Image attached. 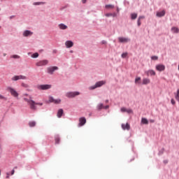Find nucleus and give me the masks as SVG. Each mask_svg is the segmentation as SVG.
I'll return each instance as SVG.
<instances>
[{"mask_svg":"<svg viewBox=\"0 0 179 179\" xmlns=\"http://www.w3.org/2000/svg\"><path fill=\"white\" fill-rule=\"evenodd\" d=\"M24 101H27L28 104L30 106L31 110H36L37 107L36 106V102L33 101L32 99H29L27 98H24Z\"/></svg>","mask_w":179,"mask_h":179,"instance_id":"1","label":"nucleus"},{"mask_svg":"<svg viewBox=\"0 0 179 179\" xmlns=\"http://www.w3.org/2000/svg\"><path fill=\"white\" fill-rule=\"evenodd\" d=\"M104 83H106L103 80L98 81L95 83V85L90 86L89 87V90H94V89H97V87H101Z\"/></svg>","mask_w":179,"mask_h":179,"instance_id":"2","label":"nucleus"},{"mask_svg":"<svg viewBox=\"0 0 179 179\" xmlns=\"http://www.w3.org/2000/svg\"><path fill=\"white\" fill-rule=\"evenodd\" d=\"M79 94H80V92H79L78 91L69 92H66V96H67L68 99H73L76 97V96H79Z\"/></svg>","mask_w":179,"mask_h":179,"instance_id":"3","label":"nucleus"},{"mask_svg":"<svg viewBox=\"0 0 179 179\" xmlns=\"http://www.w3.org/2000/svg\"><path fill=\"white\" fill-rule=\"evenodd\" d=\"M52 86L49 84H44V85H37V89L38 90H50Z\"/></svg>","mask_w":179,"mask_h":179,"instance_id":"4","label":"nucleus"},{"mask_svg":"<svg viewBox=\"0 0 179 179\" xmlns=\"http://www.w3.org/2000/svg\"><path fill=\"white\" fill-rule=\"evenodd\" d=\"M7 90L10 93L11 96H13V97H19V93L17 92L15 89L12 88V87H8Z\"/></svg>","mask_w":179,"mask_h":179,"instance_id":"5","label":"nucleus"},{"mask_svg":"<svg viewBox=\"0 0 179 179\" xmlns=\"http://www.w3.org/2000/svg\"><path fill=\"white\" fill-rule=\"evenodd\" d=\"M55 71H58V66H50L47 68V73H49V75H53Z\"/></svg>","mask_w":179,"mask_h":179,"instance_id":"6","label":"nucleus"},{"mask_svg":"<svg viewBox=\"0 0 179 179\" xmlns=\"http://www.w3.org/2000/svg\"><path fill=\"white\" fill-rule=\"evenodd\" d=\"M20 79H22L23 80H25V79H27V77L25 76H14L13 78H11V80L16 82L17 80H20Z\"/></svg>","mask_w":179,"mask_h":179,"instance_id":"7","label":"nucleus"},{"mask_svg":"<svg viewBox=\"0 0 179 179\" xmlns=\"http://www.w3.org/2000/svg\"><path fill=\"white\" fill-rule=\"evenodd\" d=\"M48 60L47 59H43V60H40L39 62H37L36 63V66H45V65H48Z\"/></svg>","mask_w":179,"mask_h":179,"instance_id":"8","label":"nucleus"},{"mask_svg":"<svg viewBox=\"0 0 179 179\" xmlns=\"http://www.w3.org/2000/svg\"><path fill=\"white\" fill-rule=\"evenodd\" d=\"M33 34V31L28 29L24 30L22 33L23 37H31Z\"/></svg>","mask_w":179,"mask_h":179,"instance_id":"9","label":"nucleus"},{"mask_svg":"<svg viewBox=\"0 0 179 179\" xmlns=\"http://www.w3.org/2000/svg\"><path fill=\"white\" fill-rule=\"evenodd\" d=\"M155 69L158 71V72H163V71H165L166 69V66H164V64H157L155 66Z\"/></svg>","mask_w":179,"mask_h":179,"instance_id":"10","label":"nucleus"},{"mask_svg":"<svg viewBox=\"0 0 179 179\" xmlns=\"http://www.w3.org/2000/svg\"><path fill=\"white\" fill-rule=\"evenodd\" d=\"M86 124V117H82L79 119V127H83Z\"/></svg>","mask_w":179,"mask_h":179,"instance_id":"11","label":"nucleus"},{"mask_svg":"<svg viewBox=\"0 0 179 179\" xmlns=\"http://www.w3.org/2000/svg\"><path fill=\"white\" fill-rule=\"evenodd\" d=\"M145 73L147 75V76H156V71L154 70H148L145 72Z\"/></svg>","mask_w":179,"mask_h":179,"instance_id":"12","label":"nucleus"},{"mask_svg":"<svg viewBox=\"0 0 179 179\" xmlns=\"http://www.w3.org/2000/svg\"><path fill=\"white\" fill-rule=\"evenodd\" d=\"M122 128L124 131H129L131 129V125L129 123L122 124Z\"/></svg>","mask_w":179,"mask_h":179,"instance_id":"13","label":"nucleus"},{"mask_svg":"<svg viewBox=\"0 0 179 179\" xmlns=\"http://www.w3.org/2000/svg\"><path fill=\"white\" fill-rule=\"evenodd\" d=\"M65 45L66 48H71V47H73V42L72 41H66L65 42Z\"/></svg>","mask_w":179,"mask_h":179,"instance_id":"14","label":"nucleus"},{"mask_svg":"<svg viewBox=\"0 0 179 179\" xmlns=\"http://www.w3.org/2000/svg\"><path fill=\"white\" fill-rule=\"evenodd\" d=\"M120 43H128L129 41H130L131 40L128 38H124V37H120L118 38Z\"/></svg>","mask_w":179,"mask_h":179,"instance_id":"15","label":"nucleus"},{"mask_svg":"<svg viewBox=\"0 0 179 179\" xmlns=\"http://www.w3.org/2000/svg\"><path fill=\"white\" fill-rule=\"evenodd\" d=\"M59 29H60V30H66L68 26L65 25L64 23H61L59 24Z\"/></svg>","mask_w":179,"mask_h":179,"instance_id":"16","label":"nucleus"},{"mask_svg":"<svg viewBox=\"0 0 179 179\" xmlns=\"http://www.w3.org/2000/svg\"><path fill=\"white\" fill-rule=\"evenodd\" d=\"M63 114H64V109L62 108L59 109L57 111V117L61 118Z\"/></svg>","mask_w":179,"mask_h":179,"instance_id":"17","label":"nucleus"},{"mask_svg":"<svg viewBox=\"0 0 179 179\" xmlns=\"http://www.w3.org/2000/svg\"><path fill=\"white\" fill-rule=\"evenodd\" d=\"M164 15H166V11L165 10H162V11L157 13V16L158 17H162V16H164Z\"/></svg>","mask_w":179,"mask_h":179,"instance_id":"18","label":"nucleus"},{"mask_svg":"<svg viewBox=\"0 0 179 179\" xmlns=\"http://www.w3.org/2000/svg\"><path fill=\"white\" fill-rule=\"evenodd\" d=\"M143 85H149V83H150V79L149 78H143Z\"/></svg>","mask_w":179,"mask_h":179,"instance_id":"19","label":"nucleus"},{"mask_svg":"<svg viewBox=\"0 0 179 179\" xmlns=\"http://www.w3.org/2000/svg\"><path fill=\"white\" fill-rule=\"evenodd\" d=\"M54 101H55L54 97L50 96H49V100H48V101H46L45 103H46V104H50V103H54Z\"/></svg>","mask_w":179,"mask_h":179,"instance_id":"20","label":"nucleus"},{"mask_svg":"<svg viewBox=\"0 0 179 179\" xmlns=\"http://www.w3.org/2000/svg\"><path fill=\"white\" fill-rule=\"evenodd\" d=\"M33 5H34V6H37L39 5H45V2H44V1L34 2Z\"/></svg>","mask_w":179,"mask_h":179,"instance_id":"21","label":"nucleus"},{"mask_svg":"<svg viewBox=\"0 0 179 179\" xmlns=\"http://www.w3.org/2000/svg\"><path fill=\"white\" fill-rule=\"evenodd\" d=\"M141 124H144L145 125H148V124H149V121L148 120V119L143 117L141 119Z\"/></svg>","mask_w":179,"mask_h":179,"instance_id":"22","label":"nucleus"},{"mask_svg":"<svg viewBox=\"0 0 179 179\" xmlns=\"http://www.w3.org/2000/svg\"><path fill=\"white\" fill-rule=\"evenodd\" d=\"M55 143L57 145L59 144L60 139H59V135H55Z\"/></svg>","mask_w":179,"mask_h":179,"instance_id":"23","label":"nucleus"},{"mask_svg":"<svg viewBox=\"0 0 179 179\" xmlns=\"http://www.w3.org/2000/svg\"><path fill=\"white\" fill-rule=\"evenodd\" d=\"M171 31H173V33H176V34H178L179 29L178 27H173L171 28Z\"/></svg>","mask_w":179,"mask_h":179,"instance_id":"24","label":"nucleus"},{"mask_svg":"<svg viewBox=\"0 0 179 179\" xmlns=\"http://www.w3.org/2000/svg\"><path fill=\"white\" fill-rule=\"evenodd\" d=\"M97 110H100L102 108H104V106L103 105V103H99L96 106Z\"/></svg>","mask_w":179,"mask_h":179,"instance_id":"25","label":"nucleus"},{"mask_svg":"<svg viewBox=\"0 0 179 179\" xmlns=\"http://www.w3.org/2000/svg\"><path fill=\"white\" fill-rule=\"evenodd\" d=\"M131 17L132 20H135V19H136L138 17V14L131 13Z\"/></svg>","mask_w":179,"mask_h":179,"instance_id":"26","label":"nucleus"},{"mask_svg":"<svg viewBox=\"0 0 179 179\" xmlns=\"http://www.w3.org/2000/svg\"><path fill=\"white\" fill-rule=\"evenodd\" d=\"M135 83H136V85H138V84L141 83V77H137V78H136V79H135Z\"/></svg>","mask_w":179,"mask_h":179,"instance_id":"27","label":"nucleus"},{"mask_svg":"<svg viewBox=\"0 0 179 179\" xmlns=\"http://www.w3.org/2000/svg\"><path fill=\"white\" fill-rule=\"evenodd\" d=\"M31 58H38V52H35L31 55Z\"/></svg>","mask_w":179,"mask_h":179,"instance_id":"28","label":"nucleus"},{"mask_svg":"<svg viewBox=\"0 0 179 179\" xmlns=\"http://www.w3.org/2000/svg\"><path fill=\"white\" fill-rule=\"evenodd\" d=\"M10 58H14V59H19V58H20V56L17 55H13L10 57Z\"/></svg>","mask_w":179,"mask_h":179,"instance_id":"29","label":"nucleus"},{"mask_svg":"<svg viewBox=\"0 0 179 179\" xmlns=\"http://www.w3.org/2000/svg\"><path fill=\"white\" fill-rule=\"evenodd\" d=\"M53 103L55 104H59L61 103V99H55Z\"/></svg>","mask_w":179,"mask_h":179,"instance_id":"30","label":"nucleus"},{"mask_svg":"<svg viewBox=\"0 0 179 179\" xmlns=\"http://www.w3.org/2000/svg\"><path fill=\"white\" fill-rule=\"evenodd\" d=\"M29 127H36V122H29Z\"/></svg>","mask_w":179,"mask_h":179,"instance_id":"31","label":"nucleus"},{"mask_svg":"<svg viewBox=\"0 0 179 179\" xmlns=\"http://www.w3.org/2000/svg\"><path fill=\"white\" fill-rule=\"evenodd\" d=\"M127 57H128V52L122 54V58H127Z\"/></svg>","mask_w":179,"mask_h":179,"instance_id":"32","label":"nucleus"},{"mask_svg":"<svg viewBox=\"0 0 179 179\" xmlns=\"http://www.w3.org/2000/svg\"><path fill=\"white\" fill-rule=\"evenodd\" d=\"M151 59H152L153 61H157V59H159V57L157 56H152L151 57Z\"/></svg>","mask_w":179,"mask_h":179,"instance_id":"33","label":"nucleus"},{"mask_svg":"<svg viewBox=\"0 0 179 179\" xmlns=\"http://www.w3.org/2000/svg\"><path fill=\"white\" fill-rule=\"evenodd\" d=\"M106 9H108V8H113V5L112 4H107L105 6Z\"/></svg>","mask_w":179,"mask_h":179,"instance_id":"34","label":"nucleus"},{"mask_svg":"<svg viewBox=\"0 0 179 179\" xmlns=\"http://www.w3.org/2000/svg\"><path fill=\"white\" fill-rule=\"evenodd\" d=\"M105 16H106V17H110L113 16V13H106L105 15Z\"/></svg>","mask_w":179,"mask_h":179,"instance_id":"35","label":"nucleus"},{"mask_svg":"<svg viewBox=\"0 0 179 179\" xmlns=\"http://www.w3.org/2000/svg\"><path fill=\"white\" fill-rule=\"evenodd\" d=\"M127 108H121V111H122V113H127Z\"/></svg>","mask_w":179,"mask_h":179,"instance_id":"36","label":"nucleus"},{"mask_svg":"<svg viewBox=\"0 0 179 179\" xmlns=\"http://www.w3.org/2000/svg\"><path fill=\"white\" fill-rule=\"evenodd\" d=\"M126 113H128V114H131L132 110L131 109H127Z\"/></svg>","mask_w":179,"mask_h":179,"instance_id":"37","label":"nucleus"},{"mask_svg":"<svg viewBox=\"0 0 179 179\" xmlns=\"http://www.w3.org/2000/svg\"><path fill=\"white\" fill-rule=\"evenodd\" d=\"M6 100V98L5 96H3V95L0 94V100Z\"/></svg>","mask_w":179,"mask_h":179,"instance_id":"38","label":"nucleus"},{"mask_svg":"<svg viewBox=\"0 0 179 179\" xmlns=\"http://www.w3.org/2000/svg\"><path fill=\"white\" fill-rule=\"evenodd\" d=\"M142 19H145V16L142 15L138 17V20H142Z\"/></svg>","mask_w":179,"mask_h":179,"instance_id":"39","label":"nucleus"},{"mask_svg":"<svg viewBox=\"0 0 179 179\" xmlns=\"http://www.w3.org/2000/svg\"><path fill=\"white\" fill-rule=\"evenodd\" d=\"M137 23H138V26H141V20H138Z\"/></svg>","mask_w":179,"mask_h":179,"instance_id":"40","label":"nucleus"},{"mask_svg":"<svg viewBox=\"0 0 179 179\" xmlns=\"http://www.w3.org/2000/svg\"><path fill=\"white\" fill-rule=\"evenodd\" d=\"M13 174H15V169H13L11 171V176H13Z\"/></svg>","mask_w":179,"mask_h":179,"instance_id":"41","label":"nucleus"},{"mask_svg":"<svg viewBox=\"0 0 179 179\" xmlns=\"http://www.w3.org/2000/svg\"><path fill=\"white\" fill-rule=\"evenodd\" d=\"M171 101L172 104H176V101H174V99H171Z\"/></svg>","mask_w":179,"mask_h":179,"instance_id":"42","label":"nucleus"},{"mask_svg":"<svg viewBox=\"0 0 179 179\" xmlns=\"http://www.w3.org/2000/svg\"><path fill=\"white\" fill-rule=\"evenodd\" d=\"M22 86H23V87H27V85L24 84V83H22Z\"/></svg>","mask_w":179,"mask_h":179,"instance_id":"43","label":"nucleus"},{"mask_svg":"<svg viewBox=\"0 0 179 179\" xmlns=\"http://www.w3.org/2000/svg\"><path fill=\"white\" fill-rule=\"evenodd\" d=\"M101 43H102V44H107V41H101Z\"/></svg>","mask_w":179,"mask_h":179,"instance_id":"44","label":"nucleus"},{"mask_svg":"<svg viewBox=\"0 0 179 179\" xmlns=\"http://www.w3.org/2000/svg\"><path fill=\"white\" fill-rule=\"evenodd\" d=\"M36 106H43V103H36Z\"/></svg>","mask_w":179,"mask_h":179,"instance_id":"45","label":"nucleus"},{"mask_svg":"<svg viewBox=\"0 0 179 179\" xmlns=\"http://www.w3.org/2000/svg\"><path fill=\"white\" fill-rule=\"evenodd\" d=\"M83 3H86L87 2V0H82Z\"/></svg>","mask_w":179,"mask_h":179,"instance_id":"46","label":"nucleus"},{"mask_svg":"<svg viewBox=\"0 0 179 179\" xmlns=\"http://www.w3.org/2000/svg\"><path fill=\"white\" fill-rule=\"evenodd\" d=\"M108 105H107V106H106L105 107H104V108H105V110H107V108H108Z\"/></svg>","mask_w":179,"mask_h":179,"instance_id":"47","label":"nucleus"},{"mask_svg":"<svg viewBox=\"0 0 179 179\" xmlns=\"http://www.w3.org/2000/svg\"><path fill=\"white\" fill-rule=\"evenodd\" d=\"M13 17H15V15L10 16V19H13Z\"/></svg>","mask_w":179,"mask_h":179,"instance_id":"48","label":"nucleus"},{"mask_svg":"<svg viewBox=\"0 0 179 179\" xmlns=\"http://www.w3.org/2000/svg\"><path fill=\"white\" fill-rule=\"evenodd\" d=\"M6 178H9V173H7Z\"/></svg>","mask_w":179,"mask_h":179,"instance_id":"49","label":"nucleus"},{"mask_svg":"<svg viewBox=\"0 0 179 179\" xmlns=\"http://www.w3.org/2000/svg\"><path fill=\"white\" fill-rule=\"evenodd\" d=\"M150 122H155V120H150Z\"/></svg>","mask_w":179,"mask_h":179,"instance_id":"50","label":"nucleus"},{"mask_svg":"<svg viewBox=\"0 0 179 179\" xmlns=\"http://www.w3.org/2000/svg\"><path fill=\"white\" fill-rule=\"evenodd\" d=\"M3 57H6V53H3Z\"/></svg>","mask_w":179,"mask_h":179,"instance_id":"51","label":"nucleus"},{"mask_svg":"<svg viewBox=\"0 0 179 179\" xmlns=\"http://www.w3.org/2000/svg\"><path fill=\"white\" fill-rule=\"evenodd\" d=\"M29 100H31V96H29Z\"/></svg>","mask_w":179,"mask_h":179,"instance_id":"52","label":"nucleus"},{"mask_svg":"<svg viewBox=\"0 0 179 179\" xmlns=\"http://www.w3.org/2000/svg\"><path fill=\"white\" fill-rule=\"evenodd\" d=\"M70 52H71V53L73 52V50H71Z\"/></svg>","mask_w":179,"mask_h":179,"instance_id":"53","label":"nucleus"},{"mask_svg":"<svg viewBox=\"0 0 179 179\" xmlns=\"http://www.w3.org/2000/svg\"><path fill=\"white\" fill-rule=\"evenodd\" d=\"M114 16H117V14H113V17H114Z\"/></svg>","mask_w":179,"mask_h":179,"instance_id":"54","label":"nucleus"},{"mask_svg":"<svg viewBox=\"0 0 179 179\" xmlns=\"http://www.w3.org/2000/svg\"><path fill=\"white\" fill-rule=\"evenodd\" d=\"M25 96H29V94H25Z\"/></svg>","mask_w":179,"mask_h":179,"instance_id":"55","label":"nucleus"},{"mask_svg":"<svg viewBox=\"0 0 179 179\" xmlns=\"http://www.w3.org/2000/svg\"><path fill=\"white\" fill-rule=\"evenodd\" d=\"M15 169H17V167L15 166Z\"/></svg>","mask_w":179,"mask_h":179,"instance_id":"56","label":"nucleus"},{"mask_svg":"<svg viewBox=\"0 0 179 179\" xmlns=\"http://www.w3.org/2000/svg\"><path fill=\"white\" fill-rule=\"evenodd\" d=\"M53 52H55V50H54Z\"/></svg>","mask_w":179,"mask_h":179,"instance_id":"57","label":"nucleus"},{"mask_svg":"<svg viewBox=\"0 0 179 179\" xmlns=\"http://www.w3.org/2000/svg\"><path fill=\"white\" fill-rule=\"evenodd\" d=\"M0 176H1V170H0Z\"/></svg>","mask_w":179,"mask_h":179,"instance_id":"58","label":"nucleus"},{"mask_svg":"<svg viewBox=\"0 0 179 179\" xmlns=\"http://www.w3.org/2000/svg\"><path fill=\"white\" fill-rule=\"evenodd\" d=\"M0 29H1V26H0Z\"/></svg>","mask_w":179,"mask_h":179,"instance_id":"59","label":"nucleus"}]
</instances>
